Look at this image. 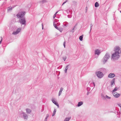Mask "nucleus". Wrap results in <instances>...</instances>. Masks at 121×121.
Listing matches in <instances>:
<instances>
[{
	"label": "nucleus",
	"instance_id": "f8f14e48",
	"mask_svg": "<svg viewBox=\"0 0 121 121\" xmlns=\"http://www.w3.org/2000/svg\"><path fill=\"white\" fill-rule=\"evenodd\" d=\"M115 79L114 78L112 79V80L111 81V87H112L113 85L115 84Z\"/></svg>",
	"mask_w": 121,
	"mask_h": 121
},
{
	"label": "nucleus",
	"instance_id": "9b49d317",
	"mask_svg": "<svg viewBox=\"0 0 121 121\" xmlns=\"http://www.w3.org/2000/svg\"><path fill=\"white\" fill-rule=\"evenodd\" d=\"M113 95L115 98H117L119 97L120 95V94L118 93H116L113 94Z\"/></svg>",
	"mask_w": 121,
	"mask_h": 121
},
{
	"label": "nucleus",
	"instance_id": "79ce46f5",
	"mask_svg": "<svg viewBox=\"0 0 121 121\" xmlns=\"http://www.w3.org/2000/svg\"><path fill=\"white\" fill-rule=\"evenodd\" d=\"M43 110H44V109L42 108L41 110V112H42L43 111Z\"/></svg>",
	"mask_w": 121,
	"mask_h": 121
},
{
	"label": "nucleus",
	"instance_id": "5701e85b",
	"mask_svg": "<svg viewBox=\"0 0 121 121\" xmlns=\"http://www.w3.org/2000/svg\"><path fill=\"white\" fill-rule=\"evenodd\" d=\"M69 66V65H67L65 68V73H66L67 72V71L68 69V66Z\"/></svg>",
	"mask_w": 121,
	"mask_h": 121
},
{
	"label": "nucleus",
	"instance_id": "de8ad7c7",
	"mask_svg": "<svg viewBox=\"0 0 121 121\" xmlns=\"http://www.w3.org/2000/svg\"><path fill=\"white\" fill-rule=\"evenodd\" d=\"M120 52V53L121 54V51L120 50H119V52Z\"/></svg>",
	"mask_w": 121,
	"mask_h": 121
},
{
	"label": "nucleus",
	"instance_id": "c9c22d12",
	"mask_svg": "<svg viewBox=\"0 0 121 121\" xmlns=\"http://www.w3.org/2000/svg\"><path fill=\"white\" fill-rule=\"evenodd\" d=\"M31 4H30L28 5L27 7L28 8H30L31 7Z\"/></svg>",
	"mask_w": 121,
	"mask_h": 121
},
{
	"label": "nucleus",
	"instance_id": "2eb2a0df",
	"mask_svg": "<svg viewBox=\"0 0 121 121\" xmlns=\"http://www.w3.org/2000/svg\"><path fill=\"white\" fill-rule=\"evenodd\" d=\"M26 112L28 114H30L31 112V110L30 109L26 108Z\"/></svg>",
	"mask_w": 121,
	"mask_h": 121
},
{
	"label": "nucleus",
	"instance_id": "4be33fe9",
	"mask_svg": "<svg viewBox=\"0 0 121 121\" xmlns=\"http://www.w3.org/2000/svg\"><path fill=\"white\" fill-rule=\"evenodd\" d=\"M56 111V109H54L52 115V116H54L55 114Z\"/></svg>",
	"mask_w": 121,
	"mask_h": 121
},
{
	"label": "nucleus",
	"instance_id": "a18cd8bd",
	"mask_svg": "<svg viewBox=\"0 0 121 121\" xmlns=\"http://www.w3.org/2000/svg\"><path fill=\"white\" fill-rule=\"evenodd\" d=\"M102 69V70H104V69H105L104 68H101V69Z\"/></svg>",
	"mask_w": 121,
	"mask_h": 121
},
{
	"label": "nucleus",
	"instance_id": "72a5a7b5",
	"mask_svg": "<svg viewBox=\"0 0 121 121\" xmlns=\"http://www.w3.org/2000/svg\"><path fill=\"white\" fill-rule=\"evenodd\" d=\"M0 44H1V41L2 40V37H0Z\"/></svg>",
	"mask_w": 121,
	"mask_h": 121
},
{
	"label": "nucleus",
	"instance_id": "9d476101",
	"mask_svg": "<svg viewBox=\"0 0 121 121\" xmlns=\"http://www.w3.org/2000/svg\"><path fill=\"white\" fill-rule=\"evenodd\" d=\"M16 6H10L7 8V11L9 12L11 11L13 9V8Z\"/></svg>",
	"mask_w": 121,
	"mask_h": 121
},
{
	"label": "nucleus",
	"instance_id": "b1692460",
	"mask_svg": "<svg viewBox=\"0 0 121 121\" xmlns=\"http://www.w3.org/2000/svg\"><path fill=\"white\" fill-rule=\"evenodd\" d=\"M95 7H97L99 6V5L98 3L96 2L95 4Z\"/></svg>",
	"mask_w": 121,
	"mask_h": 121
},
{
	"label": "nucleus",
	"instance_id": "6e6552de",
	"mask_svg": "<svg viewBox=\"0 0 121 121\" xmlns=\"http://www.w3.org/2000/svg\"><path fill=\"white\" fill-rule=\"evenodd\" d=\"M21 29L20 28H18L15 31H13V35H16L20 31Z\"/></svg>",
	"mask_w": 121,
	"mask_h": 121
},
{
	"label": "nucleus",
	"instance_id": "a211bd4d",
	"mask_svg": "<svg viewBox=\"0 0 121 121\" xmlns=\"http://www.w3.org/2000/svg\"><path fill=\"white\" fill-rule=\"evenodd\" d=\"M71 118V117H66L64 121H69Z\"/></svg>",
	"mask_w": 121,
	"mask_h": 121
},
{
	"label": "nucleus",
	"instance_id": "4c0bfd02",
	"mask_svg": "<svg viewBox=\"0 0 121 121\" xmlns=\"http://www.w3.org/2000/svg\"><path fill=\"white\" fill-rule=\"evenodd\" d=\"M67 1H68V0H66V1H65L63 3V4H62V6L65 3H66Z\"/></svg>",
	"mask_w": 121,
	"mask_h": 121
},
{
	"label": "nucleus",
	"instance_id": "4468645a",
	"mask_svg": "<svg viewBox=\"0 0 121 121\" xmlns=\"http://www.w3.org/2000/svg\"><path fill=\"white\" fill-rule=\"evenodd\" d=\"M52 101L53 103H54L55 105L57 106L58 108L59 107L58 104L54 100V99H52Z\"/></svg>",
	"mask_w": 121,
	"mask_h": 121
},
{
	"label": "nucleus",
	"instance_id": "7c9ffc66",
	"mask_svg": "<svg viewBox=\"0 0 121 121\" xmlns=\"http://www.w3.org/2000/svg\"><path fill=\"white\" fill-rule=\"evenodd\" d=\"M106 97L107 99H110L111 98L110 97L108 96L107 95H106Z\"/></svg>",
	"mask_w": 121,
	"mask_h": 121
},
{
	"label": "nucleus",
	"instance_id": "1a4fd4ad",
	"mask_svg": "<svg viewBox=\"0 0 121 121\" xmlns=\"http://www.w3.org/2000/svg\"><path fill=\"white\" fill-rule=\"evenodd\" d=\"M115 76V75L113 73H109L108 76V77L110 78H112Z\"/></svg>",
	"mask_w": 121,
	"mask_h": 121
},
{
	"label": "nucleus",
	"instance_id": "7ed1b4c3",
	"mask_svg": "<svg viewBox=\"0 0 121 121\" xmlns=\"http://www.w3.org/2000/svg\"><path fill=\"white\" fill-rule=\"evenodd\" d=\"M110 57V55H109L108 53H106L103 58V62L104 63H105L107 61Z\"/></svg>",
	"mask_w": 121,
	"mask_h": 121
},
{
	"label": "nucleus",
	"instance_id": "39448f33",
	"mask_svg": "<svg viewBox=\"0 0 121 121\" xmlns=\"http://www.w3.org/2000/svg\"><path fill=\"white\" fill-rule=\"evenodd\" d=\"M21 116L24 119L27 120L28 118V116L25 112H22L21 114Z\"/></svg>",
	"mask_w": 121,
	"mask_h": 121
},
{
	"label": "nucleus",
	"instance_id": "f03ea898",
	"mask_svg": "<svg viewBox=\"0 0 121 121\" xmlns=\"http://www.w3.org/2000/svg\"><path fill=\"white\" fill-rule=\"evenodd\" d=\"M26 13L24 11L19 12L17 14L16 16L18 18H23L25 15Z\"/></svg>",
	"mask_w": 121,
	"mask_h": 121
},
{
	"label": "nucleus",
	"instance_id": "f704fd0d",
	"mask_svg": "<svg viewBox=\"0 0 121 121\" xmlns=\"http://www.w3.org/2000/svg\"><path fill=\"white\" fill-rule=\"evenodd\" d=\"M67 17L68 18H71L72 17V16L71 15H68Z\"/></svg>",
	"mask_w": 121,
	"mask_h": 121
},
{
	"label": "nucleus",
	"instance_id": "aec40b11",
	"mask_svg": "<svg viewBox=\"0 0 121 121\" xmlns=\"http://www.w3.org/2000/svg\"><path fill=\"white\" fill-rule=\"evenodd\" d=\"M53 24L54 27L56 29L59 30L60 29L57 26L55 22H53Z\"/></svg>",
	"mask_w": 121,
	"mask_h": 121
},
{
	"label": "nucleus",
	"instance_id": "cd10ccee",
	"mask_svg": "<svg viewBox=\"0 0 121 121\" xmlns=\"http://www.w3.org/2000/svg\"><path fill=\"white\" fill-rule=\"evenodd\" d=\"M58 12V11H57L55 13V14L53 16V18H54L55 17H56V16L57 14V13Z\"/></svg>",
	"mask_w": 121,
	"mask_h": 121
},
{
	"label": "nucleus",
	"instance_id": "c85d7f7f",
	"mask_svg": "<svg viewBox=\"0 0 121 121\" xmlns=\"http://www.w3.org/2000/svg\"><path fill=\"white\" fill-rule=\"evenodd\" d=\"M117 105L121 108V109H120V110L121 111V104L118 103H117Z\"/></svg>",
	"mask_w": 121,
	"mask_h": 121
},
{
	"label": "nucleus",
	"instance_id": "a19ab883",
	"mask_svg": "<svg viewBox=\"0 0 121 121\" xmlns=\"http://www.w3.org/2000/svg\"><path fill=\"white\" fill-rule=\"evenodd\" d=\"M42 29H43V23L42 24Z\"/></svg>",
	"mask_w": 121,
	"mask_h": 121
},
{
	"label": "nucleus",
	"instance_id": "bb28decb",
	"mask_svg": "<svg viewBox=\"0 0 121 121\" xmlns=\"http://www.w3.org/2000/svg\"><path fill=\"white\" fill-rule=\"evenodd\" d=\"M117 90V89L116 87H115L113 90V92H115Z\"/></svg>",
	"mask_w": 121,
	"mask_h": 121
},
{
	"label": "nucleus",
	"instance_id": "dca6fc26",
	"mask_svg": "<svg viewBox=\"0 0 121 121\" xmlns=\"http://www.w3.org/2000/svg\"><path fill=\"white\" fill-rule=\"evenodd\" d=\"M83 103L82 102L80 101L78 103L77 106L79 107L82 105L83 104Z\"/></svg>",
	"mask_w": 121,
	"mask_h": 121
},
{
	"label": "nucleus",
	"instance_id": "473e14b6",
	"mask_svg": "<svg viewBox=\"0 0 121 121\" xmlns=\"http://www.w3.org/2000/svg\"><path fill=\"white\" fill-rule=\"evenodd\" d=\"M63 45L65 48V41L63 43Z\"/></svg>",
	"mask_w": 121,
	"mask_h": 121
},
{
	"label": "nucleus",
	"instance_id": "20e7f679",
	"mask_svg": "<svg viewBox=\"0 0 121 121\" xmlns=\"http://www.w3.org/2000/svg\"><path fill=\"white\" fill-rule=\"evenodd\" d=\"M95 73L97 77L99 78H101L104 76L103 73L100 71L96 72Z\"/></svg>",
	"mask_w": 121,
	"mask_h": 121
},
{
	"label": "nucleus",
	"instance_id": "6ab92c4d",
	"mask_svg": "<svg viewBox=\"0 0 121 121\" xmlns=\"http://www.w3.org/2000/svg\"><path fill=\"white\" fill-rule=\"evenodd\" d=\"M63 24L64 25V27H66L68 26V23L67 22H64Z\"/></svg>",
	"mask_w": 121,
	"mask_h": 121
},
{
	"label": "nucleus",
	"instance_id": "ddd939ff",
	"mask_svg": "<svg viewBox=\"0 0 121 121\" xmlns=\"http://www.w3.org/2000/svg\"><path fill=\"white\" fill-rule=\"evenodd\" d=\"M100 53V51L98 49H97L95 51V54L99 55Z\"/></svg>",
	"mask_w": 121,
	"mask_h": 121
},
{
	"label": "nucleus",
	"instance_id": "412c9836",
	"mask_svg": "<svg viewBox=\"0 0 121 121\" xmlns=\"http://www.w3.org/2000/svg\"><path fill=\"white\" fill-rule=\"evenodd\" d=\"M47 2L46 0H41L40 1V3L41 4H43Z\"/></svg>",
	"mask_w": 121,
	"mask_h": 121
},
{
	"label": "nucleus",
	"instance_id": "423d86ee",
	"mask_svg": "<svg viewBox=\"0 0 121 121\" xmlns=\"http://www.w3.org/2000/svg\"><path fill=\"white\" fill-rule=\"evenodd\" d=\"M19 22L22 24L26 25V20L24 18H20L19 20Z\"/></svg>",
	"mask_w": 121,
	"mask_h": 121
},
{
	"label": "nucleus",
	"instance_id": "e433bc0d",
	"mask_svg": "<svg viewBox=\"0 0 121 121\" xmlns=\"http://www.w3.org/2000/svg\"><path fill=\"white\" fill-rule=\"evenodd\" d=\"M90 26H91V29H90V32H91V27H92V26H93V25H92V24H91Z\"/></svg>",
	"mask_w": 121,
	"mask_h": 121
},
{
	"label": "nucleus",
	"instance_id": "f257e3e1",
	"mask_svg": "<svg viewBox=\"0 0 121 121\" xmlns=\"http://www.w3.org/2000/svg\"><path fill=\"white\" fill-rule=\"evenodd\" d=\"M119 50L120 51L119 47H117L115 48L114 51L115 52L111 56V59L112 60H117L120 57L119 55V54H120Z\"/></svg>",
	"mask_w": 121,
	"mask_h": 121
},
{
	"label": "nucleus",
	"instance_id": "f3484780",
	"mask_svg": "<svg viewBox=\"0 0 121 121\" xmlns=\"http://www.w3.org/2000/svg\"><path fill=\"white\" fill-rule=\"evenodd\" d=\"M63 88L62 87H61L60 88V90L59 91V94H58V96H60L61 94V92L63 90Z\"/></svg>",
	"mask_w": 121,
	"mask_h": 121
},
{
	"label": "nucleus",
	"instance_id": "58836bf2",
	"mask_svg": "<svg viewBox=\"0 0 121 121\" xmlns=\"http://www.w3.org/2000/svg\"><path fill=\"white\" fill-rule=\"evenodd\" d=\"M77 25V24H76L73 27V30H75L76 26Z\"/></svg>",
	"mask_w": 121,
	"mask_h": 121
},
{
	"label": "nucleus",
	"instance_id": "a878e982",
	"mask_svg": "<svg viewBox=\"0 0 121 121\" xmlns=\"http://www.w3.org/2000/svg\"><path fill=\"white\" fill-rule=\"evenodd\" d=\"M117 114L119 115L118 116V117H120V112L119 111H118L117 112Z\"/></svg>",
	"mask_w": 121,
	"mask_h": 121
},
{
	"label": "nucleus",
	"instance_id": "09e8293b",
	"mask_svg": "<svg viewBox=\"0 0 121 121\" xmlns=\"http://www.w3.org/2000/svg\"><path fill=\"white\" fill-rule=\"evenodd\" d=\"M86 8H87V7H86Z\"/></svg>",
	"mask_w": 121,
	"mask_h": 121
},
{
	"label": "nucleus",
	"instance_id": "c756f323",
	"mask_svg": "<svg viewBox=\"0 0 121 121\" xmlns=\"http://www.w3.org/2000/svg\"><path fill=\"white\" fill-rule=\"evenodd\" d=\"M90 89L89 87H88L87 88V90L89 92L90 90Z\"/></svg>",
	"mask_w": 121,
	"mask_h": 121
},
{
	"label": "nucleus",
	"instance_id": "0eeeda50",
	"mask_svg": "<svg viewBox=\"0 0 121 121\" xmlns=\"http://www.w3.org/2000/svg\"><path fill=\"white\" fill-rule=\"evenodd\" d=\"M89 84L91 87H92L93 89L95 86V84L94 82H90Z\"/></svg>",
	"mask_w": 121,
	"mask_h": 121
},
{
	"label": "nucleus",
	"instance_id": "c03bdc74",
	"mask_svg": "<svg viewBox=\"0 0 121 121\" xmlns=\"http://www.w3.org/2000/svg\"><path fill=\"white\" fill-rule=\"evenodd\" d=\"M66 59L65 58H64V59L63 60H64V61H65V60H66Z\"/></svg>",
	"mask_w": 121,
	"mask_h": 121
},
{
	"label": "nucleus",
	"instance_id": "49530a36",
	"mask_svg": "<svg viewBox=\"0 0 121 121\" xmlns=\"http://www.w3.org/2000/svg\"><path fill=\"white\" fill-rule=\"evenodd\" d=\"M47 119H45L44 121H47Z\"/></svg>",
	"mask_w": 121,
	"mask_h": 121
},
{
	"label": "nucleus",
	"instance_id": "ea45409f",
	"mask_svg": "<svg viewBox=\"0 0 121 121\" xmlns=\"http://www.w3.org/2000/svg\"><path fill=\"white\" fill-rule=\"evenodd\" d=\"M74 31V30H73V29L71 30L70 31V32H72V33H73Z\"/></svg>",
	"mask_w": 121,
	"mask_h": 121
},
{
	"label": "nucleus",
	"instance_id": "2f4dec72",
	"mask_svg": "<svg viewBox=\"0 0 121 121\" xmlns=\"http://www.w3.org/2000/svg\"><path fill=\"white\" fill-rule=\"evenodd\" d=\"M49 116V115L48 114H47V115H46V117L45 118V119H48V117Z\"/></svg>",
	"mask_w": 121,
	"mask_h": 121
},
{
	"label": "nucleus",
	"instance_id": "37998d69",
	"mask_svg": "<svg viewBox=\"0 0 121 121\" xmlns=\"http://www.w3.org/2000/svg\"><path fill=\"white\" fill-rule=\"evenodd\" d=\"M89 93H89L88 91V92H87V95H88L89 94Z\"/></svg>",
	"mask_w": 121,
	"mask_h": 121
},
{
	"label": "nucleus",
	"instance_id": "393cba45",
	"mask_svg": "<svg viewBox=\"0 0 121 121\" xmlns=\"http://www.w3.org/2000/svg\"><path fill=\"white\" fill-rule=\"evenodd\" d=\"M83 37V35H82L79 36V39L80 41H82V40Z\"/></svg>",
	"mask_w": 121,
	"mask_h": 121
}]
</instances>
